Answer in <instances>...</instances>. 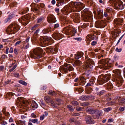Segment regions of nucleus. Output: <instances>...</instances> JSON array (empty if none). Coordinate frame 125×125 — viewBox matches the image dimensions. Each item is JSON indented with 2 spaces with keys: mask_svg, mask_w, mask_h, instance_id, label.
Returning <instances> with one entry per match:
<instances>
[{
  "mask_svg": "<svg viewBox=\"0 0 125 125\" xmlns=\"http://www.w3.org/2000/svg\"><path fill=\"white\" fill-rule=\"evenodd\" d=\"M84 5L83 3L78 2H71L69 4L65 6L62 10V13L66 15L70 12H74L77 10L80 11L84 8Z\"/></svg>",
  "mask_w": 125,
  "mask_h": 125,
  "instance_id": "f257e3e1",
  "label": "nucleus"
},
{
  "mask_svg": "<svg viewBox=\"0 0 125 125\" xmlns=\"http://www.w3.org/2000/svg\"><path fill=\"white\" fill-rule=\"evenodd\" d=\"M81 62L79 60L76 61L74 64L65 63L64 66H61L60 68V70L61 72L64 73H68V71H72L74 68L72 66L73 65L74 67L80 66L82 65Z\"/></svg>",
  "mask_w": 125,
  "mask_h": 125,
  "instance_id": "f03ea898",
  "label": "nucleus"
},
{
  "mask_svg": "<svg viewBox=\"0 0 125 125\" xmlns=\"http://www.w3.org/2000/svg\"><path fill=\"white\" fill-rule=\"evenodd\" d=\"M43 50L41 48H38L34 49L33 52L30 53V56L34 59H39L42 56Z\"/></svg>",
  "mask_w": 125,
  "mask_h": 125,
  "instance_id": "7ed1b4c3",
  "label": "nucleus"
},
{
  "mask_svg": "<svg viewBox=\"0 0 125 125\" xmlns=\"http://www.w3.org/2000/svg\"><path fill=\"white\" fill-rule=\"evenodd\" d=\"M116 100H118L119 102V104L122 105L125 103V99L118 96H117L111 102L107 103L106 104L108 106H112L116 103Z\"/></svg>",
  "mask_w": 125,
  "mask_h": 125,
  "instance_id": "20e7f679",
  "label": "nucleus"
},
{
  "mask_svg": "<svg viewBox=\"0 0 125 125\" xmlns=\"http://www.w3.org/2000/svg\"><path fill=\"white\" fill-rule=\"evenodd\" d=\"M112 79L113 81L115 82L117 86L119 87L122 85L123 80L122 77L120 75V73L115 76Z\"/></svg>",
  "mask_w": 125,
  "mask_h": 125,
  "instance_id": "39448f33",
  "label": "nucleus"
},
{
  "mask_svg": "<svg viewBox=\"0 0 125 125\" xmlns=\"http://www.w3.org/2000/svg\"><path fill=\"white\" fill-rule=\"evenodd\" d=\"M110 79V77L108 75V74L101 76L99 77L97 81L100 84H103L104 83L106 82Z\"/></svg>",
  "mask_w": 125,
  "mask_h": 125,
  "instance_id": "423d86ee",
  "label": "nucleus"
},
{
  "mask_svg": "<svg viewBox=\"0 0 125 125\" xmlns=\"http://www.w3.org/2000/svg\"><path fill=\"white\" fill-rule=\"evenodd\" d=\"M52 39L51 37L46 36L44 37L41 42L43 46H45L51 44V43H50V42L52 41Z\"/></svg>",
  "mask_w": 125,
  "mask_h": 125,
  "instance_id": "0eeeda50",
  "label": "nucleus"
},
{
  "mask_svg": "<svg viewBox=\"0 0 125 125\" xmlns=\"http://www.w3.org/2000/svg\"><path fill=\"white\" fill-rule=\"evenodd\" d=\"M108 61L105 60L103 59L99 61L98 63L99 67L104 68V69H109L110 68L109 64L108 63Z\"/></svg>",
  "mask_w": 125,
  "mask_h": 125,
  "instance_id": "6e6552de",
  "label": "nucleus"
},
{
  "mask_svg": "<svg viewBox=\"0 0 125 125\" xmlns=\"http://www.w3.org/2000/svg\"><path fill=\"white\" fill-rule=\"evenodd\" d=\"M107 25V22L105 20L96 21L95 24V26L96 28H104Z\"/></svg>",
  "mask_w": 125,
  "mask_h": 125,
  "instance_id": "1a4fd4ad",
  "label": "nucleus"
},
{
  "mask_svg": "<svg viewBox=\"0 0 125 125\" xmlns=\"http://www.w3.org/2000/svg\"><path fill=\"white\" fill-rule=\"evenodd\" d=\"M83 19L85 21H88L89 20L92 19V15L91 13L86 12L83 15H82Z\"/></svg>",
  "mask_w": 125,
  "mask_h": 125,
  "instance_id": "9d476101",
  "label": "nucleus"
},
{
  "mask_svg": "<svg viewBox=\"0 0 125 125\" xmlns=\"http://www.w3.org/2000/svg\"><path fill=\"white\" fill-rule=\"evenodd\" d=\"M94 62L93 60L90 59H88L86 61L85 64L86 68L88 69H92Z\"/></svg>",
  "mask_w": 125,
  "mask_h": 125,
  "instance_id": "9b49d317",
  "label": "nucleus"
},
{
  "mask_svg": "<svg viewBox=\"0 0 125 125\" xmlns=\"http://www.w3.org/2000/svg\"><path fill=\"white\" fill-rule=\"evenodd\" d=\"M44 99L45 100L47 103H51V105L52 107L56 108L58 106V104H55L51 100L49 96H46L44 97Z\"/></svg>",
  "mask_w": 125,
  "mask_h": 125,
  "instance_id": "f8f14e48",
  "label": "nucleus"
},
{
  "mask_svg": "<svg viewBox=\"0 0 125 125\" xmlns=\"http://www.w3.org/2000/svg\"><path fill=\"white\" fill-rule=\"evenodd\" d=\"M94 117L89 115H88L85 118V120L86 123L88 124H92L95 123L93 120Z\"/></svg>",
  "mask_w": 125,
  "mask_h": 125,
  "instance_id": "ddd939ff",
  "label": "nucleus"
},
{
  "mask_svg": "<svg viewBox=\"0 0 125 125\" xmlns=\"http://www.w3.org/2000/svg\"><path fill=\"white\" fill-rule=\"evenodd\" d=\"M47 20L49 23H54L56 21L55 18L52 14L49 15L47 18Z\"/></svg>",
  "mask_w": 125,
  "mask_h": 125,
  "instance_id": "4468645a",
  "label": "nucleus"
},
{
  "mask_svg": "<svg viewBox=\"0 0 125 125\" xmlns=\"http://www.w3.org/2000/svg\"><path fill=\"white\" fill-rule=\"evenodd\" d=\"M70 17L72 18L73 20L77 21V23H78L80 22V17L79 14L78 13H74L71 14Z\"/></svg>",
  "mask_w": 125,
  "mask_h": 125,
  "instance_id": "2eb2a0df",
  "label": "nucleus"
},
{
  "mask_svg": "<svg viewBox=\"0 0 125 125\" xmlns=\"http://www.w3.org/2000/svg\"><path fill=\"white\" fill-rule=\"evenodd\" d=\"M123 21V19L122 18L115 19L114 20V26L115 27L121 25Z\"/></svg>",
  "mask_w": 125,
  "mask_h": 125,
  "instance_id": "dca6fc26",
  "label": "nucleus"
},
{
  "mask_svg": "<svg viewBox=\"0 0 125 125\" xmlns=\"http://www.w3.org/2000/svg\"><path fill=\"white\" fill-rule=\"evenodd\" d=\"M52 37L54 39L58 40L62 38V35L60 33L56 32L53 34Z\"/></svg>",
  "mask_w": 125,
  "mask_h": 125,
  "instance_id": "f3484780",
  "label": "nucleus"
},
{
  "mask_svg": "<svg viewBox=\"0 0 125 125\" xmlns=\"http://www.w3.org/2000/svg\"><path fill=\"white\" fill-rule=\"evenodd\" d=\"M26 18V16H23L21 18L19 19V22L20 23H25L26 25H27L29 22V20Z\"/></svg>",
  "mask_w": 125,
  "mask_h": 125,
  "instance_id": "a211bd4d",
  "label": "nucleus"
},
{
  "mask_svg": "<svg viewBox=\"0 0 125 125\" xmlns=\"http://www.w3.org/2000/svg\"><path fill=\"white\" fill-rule=\"evenodd\" d=\"M83 54V53L82 52H78L75 55V59H78L82 57Z\"/></svg>",
  "mask_w": 125,
  "mask_h": 125,
  "instance_id": "6ab92c4d",
  "label": "nucleus"
},
{
  "mask_svg": "<svg viewBox=\"0 0 125 125\" xmlns=\"http://www.w3.org/2000/svg\"><path fill=\"white\" fill-rule=\"evenodd\" d=\"M71 28L68 27L65 28L63 29V32H65L67 35H69L71 31Z\"/></svg>",
  "mask_w": 125,
  "mask_h": 125,
  "instance_id": "aec40b11",
  "label": "nucleus"
},
{
  "mask_svg": "<svg viewBox=\"0 0 125 125\" xmlns=\"http://www.w3.org/2000/svg\"><path fill=\"white\" fill-rule=\"evenodd\" d=\"M86 110L88 112L91 114H94L97 111V110H94L93 108L90 107H87L86 109Z\"/></svg>",
  "mask_w": 125,
  "mask_h": 125,
  "instance_id": "412c9836",
  "label": "nucleus"
},
{
  "mask_svg": "<svg viewBox=\"0 0 125 125\" xmlns=\"http://www.w3.org/2000/svg\"><path fill=\"white\" fill-rule=\"evenodd\" d=\"M78 82L81 83V84L83 85L85 83V79L83 77H81L78 78Z\"/></svg>",
  "mask_w": 125,
  "mask_h": 125,
  "instance_id": "4be33fe9",
  "label": "nucleus"
},
{
  "mask_svg": "<svg viewBox=\"0 0 125 125\" xmlns=\"http://www.w3.org/2000/svg\"><path fill=\"white\" fill-rule=\"evenodd\" d=\"M103 10L98 9L97 10V14L98 17H100V18L103 17Z\"/></svg>",
  "mask_w": 125,
  "mask_h": 125,
  "instance_id": "5701e85b",
  "label": "nucleus"
},
{
  "mask_svg": "<svg viewBox=\"0 0 125 125\" xmlns=\"http://www.w3.org/2000/svg\"><path fill=\"white\" fill-rule=\"evenodd\" d=\"M124 6L122 4H118L117 6L115 7V9H116L122 10L124 8Z\"/></svg>",
  "mask_w": 125,
  "mask_h": 125,
  "instance_id": "b1692460",
  "label": "nucleus"
},
{
  "mask_svg": "<svg viewBox=\"0 0 125 125\" xmlns=\"http://www.w3.org/2000/svg\"><path fill=\"white\" fill-rule=\"evenodd\" d=\"M13 24H11V25L10 26H9L7 28L6 31L8 34H10V33H13V32H10L12 30L11 29V28Z\"/></svg>",
  "mask_w": 125,
  "mask_h": 125,
  "instance_id": "393cba45",
  "label": "nucleus"
},
{
  "mask_svg": "<svg viewBox=\"0 0 125 125\" xmlns=\"http://www.w3.org/2000/svg\"><path fill=\"white\" fill-rule=\"evenodd\" d=\"M56 1H57L56 6L59 7L63 4L64 0H56Z\"/></svg>",
  "mask_w": 125,
  "mask_h": 125,
  "instance_id": "a878e982",
  "label": "nucleus"
},
{
  "mask_svg": "<svg viewBox=\"0 0 125 125\" xmlns=\"http://www.w3.org/2000/svg\"><path fill=\"white\" fill-rule=\"evenodd\" d=\"M92 37L90 35H88L86 37V41L87 43L89 44L90 42L92 40Z\"/></svg>",
  "mask_w": 125,
  "mask_h": 125,
  "instance_id": "bb28decb",
  "label": "nucleus"
},
{
  "mask_svg": "<svg viewBox=\"0 0 125 125\" xmlns=\"http://www.w3.org/2000/svg\"><path fill=\"white\" fill-rule=\"evenodd\" d=\"M89 98V97L88 96L82 95L80 97V99L81 100L84 101L88 99Z\"/></svg>",
  "mask_w": 125,
  "mask_h": 125,
  "instance_id": "cd10ccee",
  "label": "nucleus"
},
{
  "mask_svg": "<svg viewBox=\"0 0 125 125\" xmlns=\"http://www.w3.org/2000/svg\"><path fill=\"white\" fill-rule=\"evenodd\" d=\"M107 87L109 90L111 89L113 87L112 84L110 82L107 83Z\"/></svg>",
  "mask_w": 125,
  "mask_h": 125,
  "instance_id": "c85d7f7f",
  "label": "nucleus"
},
{
  "mask_svg": "<svg viewBox=\"0 0 125 125\" xmlns=\"http://www.w3.org/2000/svg\"><path fill=\"white\" fill-rule=\"evenodd\" d=\"M30 119V121H31V122L33 123H36L37 124H38L39 123L38 119H37L35 118L33 119Z\"/></svg>",
  "mask_w": 125,
  "mask_h": 125,
  "instance_id": "c756f323",
  "label": "nucleus"
},
{
  "mask_svg": "<svg viewBox=\"0 0 125 125\" xmlns=\"http://www.w3.org/2000/svg\"><path fill=\"white\" fill-rule=\"evenodd\" d=\"M15 16V15L13 14H11L9 15V16L8 18L7 19L5 20V22H7L10 19H11L13 17Z\"/></svg>",
  "mask_w": 125,
  "mask_h": 125,
  "instance_id": "7c9ffc66",
  "label": "nucleus"
},
{
  "mask_svg": "<svg viewBox=\"0 0 125 125\" xmlns=\"http://www.w3.org/2000/svg\"><path fill=\"white\" fill-rule=\"evenodd\" d=\"M15 94L11 92H9L6 95V98H8L10 99V97L12 96L15 95Z\"/></svg>",
  "mask_w": 125,
  "mask_h": 125,
  "instance_id": "2f4dec72",
  "label": "nucleus"
},
{
  "mask_svg": "<svg viewBox=\"0 0 125 125\" xmlns=\"http://www.w3.org/2000/svg\"><path fill=\"white\" fill-rule=\"evenodd\" d=\"M76 32V30L74 28L72 29H71V31L70 32V34L74 36L75 35Z\"/></svg>",
  "mask_w": 125,
  "mask_h": 125,
  "instance_id": "473e14b6",
  "label": "nucleus"
},
{
  "mask_svg": "<svg viewBox=\"0 0 125 125\" xmlns=\"http://www.w3.org/2000/svg\"><path fill=\"white\" fill-rule=\"evenodd\" d=\"M2 112L6 116L8 117L9 116L10 114L8 112H6V108H4L2 110Z\"/></svg>",
  "mask_w": 125,
  "mask_h": 125,
  "instance_id": "72a5a7b5",
  "label": "nucleus"
},
{
  "mask_svg": "<svg viewBox=\"0 0 125 125\" xmlns=\"http://www.w3.org/2000/svg\"><path fill=\"white\" fill-rule=\"evenodd\" d=\"M31 105L33 108H35L38 107V105L35 101H33L32 102Z\"/></svg>",
  "mask_w": 125,
  "mask_h": 125,
  "instance_id": "f704fd0d",
  "label": "nucleus"
},
{
  "mask_svg": "<svg viewBox=\"0 0 125 125\" xmlns=\"http://www.w3.org/2000/svg\"><path fill=\"white\" fill-rule=\"evenodd\" d=\"M44 19V18L42 16L39 18L37 19V23H40Z\"/></svg>",
  "mask_w": 125,
  "mask_h": 125,
  "instance_id": "c9c22d12",
  "label": "nucleus"
},
{
  "mask_svg": "<svg viewBox=\"0 0 125 125\" xmlns=\"http://www.w3.org/2000/svg\"><path fill=\"white\" fill-rule=\"evenodd\" d=\"M19 83L25 86H26L27 85V83L22 80L19 81Z\"/></svg>",
  "mask_w": 125,
  "mask_h": 125,
  "instance_id": "e433bc0d",
  "label": "nucleus"
},
{
  "mask_svg": "<svg viewBox=\"0 0 125 125\" xmlns=\"http://www.w3.org/2000/svg\"><path fill=\"white\" fill-rule=\"evenodd\" d=\"M112 109L111 107H109L108 108H105L104 109V110L106 112H107L111 110Z\"/></svg>",
  "mask_w": 125,
  "mask_h": 125,
  "instance_id": "4c0bfd02",
  "label": "nucleus"
},
{
  "mask_svg": "<svg viewBox=\"0 0 125 125\" xmlns=\"http://www.w3.org/2000/svg\"><path fill=\"white\" fill-rule=\"evenodd\" d=\"M17 99L18 100H19L20 102H22L24 104H25V102L22 100L23 99V98L22 97H18Z\"/></svg>",
  "mask_w": 125,
  "mask_h": 125,
  "instance_id": "58836bf2",
  "label": "nucleus"
},
{
  "mask_svg": "<svg viewBox=\"0 0 125 125\" xmlns=\"http://www.w3.org/2000/svg\"><path fill=\"white\" fill-rule=\"evenodd\" d=\"M112 11V10L111 8L108 7L106 8L105 12L109 13Z\"/></svg>",
  "mask_w": 125,
  "mask_h": 125,
  "instance_id": "ea45409f",
  "label": "nucleus"
},
{
  "mask_svg": "<svg viewBox=\"0 0 125 125\" xmlns=\"http://www.w3.org/2000/svg\"><path fill=\"white\" fill-rule=\"evenodd\" d=\"M49 30L48 29H45L43 30L42 32L43 34H46L49 32Z\"/></svg>",
  "mask_w": 125,
  "mask_h": 125,
  "instance_id": "a19ab883",
  "label": "nucleus"
},
{
  "mask_svg": "<svg viewBox=\"0 0 125 125\" xmlns=\"http://www.w3.org/2000/svg\"><path fill=\"white\" fill-rule=\"evenodd\" d=\"M48 94L52 95H54L55 94V92L54 91L52 90L48 92Z\"/></svg>",
  "mask_w": 125,
  "mask_h": 125,
  "instance_id": "79ce46f5",
  "label": "nucleus"
},
{
  "mask_svg": "<svg viewBox=\"0 0 125 125\" xmlns=\"http://www.w3.org/2000/svg\"><path fill=\"white\" fill-rule=\"evenodd\" d=\"M74 106H76L79 105V104L78 102L75 101H73L72 102Z\"/></svg>",
  "mask_w": 125,
  "mask_h": 125,
  "instance_id": "37998d69",
  "label": "nucleus"
},
{
  "mask_svg": "<svg viewBox=\"0 0 125 125\" xmlns=\"http://www.w3.org/2000/svg\"><path fill=\"white\" fill-rule=\"evenodd\" d=\"M76 90L78 91L80 93H81L83 91L82 89L81 88H78L76 89Z\"/></svg>",
  "mask_w": 125,
  "mask_h": 125,
  "instance_id": "c03bdc74",
  "label": "nucleus"
},
{
  "mask_svg": "<svg viewBox=\"0 0 125 125\" xmlns=\"http://www.w3.org/2000/svg\"><path fill=\"white\" fill-rule=\"evenodd\" d=\"M92 90L91 88L87 89L86 90V93L87 94H89L92 92Z\"/></svg>",
  "mask_w": 125,
  "mask_h": 125,
  "instance_id": "a18cd8bd",
  "label": "nucleus"
},
{
  "mask_svg": "<svg viewBox=\"0 0 125 125\" xmlns=\"http://www.w3.org/2000/svg\"><path fill=\"white\" fill-rule=\"evenodd\" d=\"M40 105L42 107H45V104L42 101H40Z\"/></svg>",
  "mask_w": 125,
  "mask_h": 125,
  "instance_id": "49530a36",
  "label": "nucleus"
},
{
  "mask_svg": "<svg viewBox=\"0 0 125 125\" xmlns=\"http://www.w3.org/2000/svg\"><path fill=\"white\" fill-rule=\"evenodd\" d=\"M81 105L83 106H85L89 105V103L88 102H84L81 104Z\"/></svg>",
  "mask_w": 125,
  "mask_h": 125,
  "instance_id": "de8ad7c7",
  "label": "nucleus"
},
{
  "mask_svg": "<svg viewBox=\"0 0 125 125\" xmlns=\"http://www.w3.org/2000/svg\"><path fill=\"white\" fill-rule=\"evenodd\" d=\"M41 89L42 90H44L46 88V85H43L41 87Z\"/></svg>",
  "mask_w": 125,
  "mask_h": 125,
  "instance_id": "09e8293b",
  "label": "nucleus"
},
{
  "mask_svg": "<svg viewBox=\"0 0 125 125\" xmlns=\"http://www.w3.org/2000/svg\"><path fill=\"white\" fill-rule=\"evenodd\" d=\"M67 107L69 109V110L70 111L73 110V108L70 105H68L67 106Z\"/></svg>",
  "mask_w": 125,
  "mask_h": 125,
  "instance_id": "8fccbe9b",
  "label": "nucleus"
},
{
  "mask_svg": "<svg viewBox=\"0 0 125 125\" xmlns=\"http://www.w3.org/2000/svg\"><path fill=\"white\" fill-rule=\"evenodd\" d=\"M24 46L25 49H27L29 47V43H27L26 44L24 45Z\"/></svg>",
  "mask_w": 125,
  "mask_h": 125,
  "instance_id": "3c124183",
  "label": "nucleus"
},
{
  "mask_svg": "<svg viewBox=\"0 0 125 125\" xmlns=\"http://www.w3.org/2000/svg\"><path fill=\"white\" fill-rule=\"evenodd\" d=\"M45 117V115L44 114L41 115L40 117V120H42L44 119Z\"/></svg>",
  "mask_w": 125,
  "mask_h": 125,
  "instance_id": "603ef678",
  "label": "nucleus"
},
{
  "mask_svg": "<svg viewBox=\"0 0 125 125\" xmlns=\"http://www.w3.org/2000/svg\"><path fill=\"white\" fill-rule=\"evenodd\" d=\"M97 43V42L96 41H93L91 43V45L93 46L95 45H96Z\"/></svg>",
  "mask_w": 125,
  "mask_h": 125,
  "instance_id": "864d4df0",
  "label": "nucleus"
},
{
  "mask_svg": "<svg viewBox=\"0 0 125 125\" xmlns=\"http://www.w3.org/2000/svg\"><path fill=\"white\" fill-rule=\"evenodd\" d=\"M99 2L100 3L104 4L105 3V0H99Z\"/></svg>",
  "mask_w": 125,
  "mask_h": 125,
  "instance_id": "5fc2aeb1",
  "label": "nucleus"
},
{
  "mask_svg": "<svg viewBox=\"0 0 125 125\" xmlns=\"http://www.w3.org/2000/svg\"><path fill=\"white\" fill-rule=\"evenodd\" d=\"M69 121L70 122H74L75 121V119L73 118H71L70 119Z\"/></svg>",
  "mask_w": 125,
  "mask_h": 125,
  "instance_id": "6e6d98bb",
  "label": "nucleus"
},
{
  "mask_svg": "<svg viewBox=\"0 0 125 125\" xmlns=\"http://www.w3.org/2000/svg\"><path fill=\"white\" fill-rule=\"evenodd\" d=\"M115 51L116 52H120L122 51V49L121 48L118 49V48H117L115 49Z\"/></svg>",
  "mask_w": 125,
  "mask_h": 125,
  "instance_id": "4d7b16f0",
  "label": "nucleus"
},
{
  "mask_svg": "<svg viewBox=\"0 0 125 125\" xmlns=\"http://www.w3.org/2000/svg\"><path fill=\"white\" fill-rule=\"evenodd\" d=\"M104 16L105 17H107V18H108L109 17V15L107 13V12H105L104 13Z\"/></svg>",
  "mask_w": 125,
  "mask_h": 125,
  "instance_id": "13d9d810",
  "label": "nucleus"
},
{
  "mask_svg": "<svg viewBox=\"0 0 125 125\" xmlns=\"http://www.w3.org/2000/svg\"><path fill=\"white\" fill-rule=\"evenodd\" d=\"M104 93V91H102L98 93V95H102Z\"/></svg>",
  "mask_w": 125,
  "mask_h": 125,
  "instance_id": "bf43d9fd",
  "label": "nucleus"
},
{
  "mask_svg": "<svg viewBox=\"0 0 125 125\" xmlns=\"http://www.w3.org/2000/svg\"><path fill=\"white\" fill-rule=\"evenodd\" d=\"M119 109L121 111H123L124 110L125 107H120Z\"/></svg>",
  "mask_w": 125,
  "mask_h": 125,
  "instance_id": "052dcab7",
  "label": "nucleus"
},
{
  "mask_svg": "<svg viewBox=\"0 0 125 125\" xmlns=\"http://www.w3.org/2000/svg\"><path fill=\"white\" fill-rule=\"evenodd\" d=\"M82 108L78 107L76 108V110L78 111H81L82 109Z\"/></svg>",
  "mask_w": 125,
  "mask_h": 125,
  "instance_id": "680f3d73",
  "label": "nucleus"
},
{
  "mask_svg": "<svg viewBox=\"0 0 125 125\" xmlns=\"http://www.w3.org/2000/svg\"><path fill=\"white\" fill-rule=\"evenodd\" d=\"M80 114L79 113H75L73 114V115L74 116H78L80 115Z\"/></svg>",
  "mask_w": 125,
  "mask_h": 125,
  "instance_id": "e2e57ef3",
  "label": "nucleus"
},
{
  "mask_svg": "<svg viewBox=\"0 0 125 125\" xmlns=\"http://www.w3.org/2000/svg\"><path fill=\"white\" fill-rule=\"evenodd\" d=\"M59 26V24L58 23L55 24L54 25V28H56L58 27Z\"/></svg>",
  "mask_w": 125,
  "mask_h": 125,
  "instance_id": "0e129e2a",
  "label": "nucleus"
},
{
  "mask_svg": "<svg viewBox=\"0 0 125 125\" xmlns=\"http://www.w3.org/2000/svg\"><path fill=\"white\" fill-rule=\"evenodd\" d=\"M16 68L15 65H14V66L13 67L12 69H10L9 70V71L10 72H11L12 71H13L14 69Z\"/></svg>",
  "mask_w": 125,
  "mask_h": 125,
  "instance_id": "69168bd1",
  "label": "nucleus"
},
{
  "mask_svg": "<svg viewBox=\"0 0 125 125\" xmlns=\"http://www.w3.org/2000/svg\"><path fill=\"white\" fill-rule=\"evenodd\" d=\"M31 116L34 118H36L37 117L36 115L33 113H32L31 114Z\"/></svg>",
  "mask_w": 125,
  "mask_h": 125,
  "instance_id": "338daca9",
  "label": "nucleus"
},
{
  "mask_svg": "<svg viewBox=\"0 0 125 125\" xmlns=\"http://www.w3.org/2000/svg\"><path fill=\"white\" fill-rule=\"evenodd\" d=\"M26 121H23L21 122V123L22 125H25Z\"/></svg>",
  "mask_w": 125,
  "mask_h": 125,
  "instance_id": "774afa93",
  "label": "nucleus"
}]
</instances>
